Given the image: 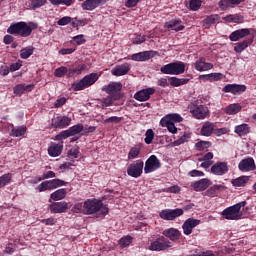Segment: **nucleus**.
<instances>
[{"label": "nucleus", "instance_id": "1", "mask_svg": "<svg viewBox=\"0 0 256 256\" xmlns=\"http://www.w3.org/2000/svg\"><path fill=\"white\" fill-rule=\"evenodd\" d=\"M95 213H101V215H107L109 208L103 205V202L97 199H87L84 201V215H93Z\"/></svg>", "mask_w": 256, "mask_h": 256}, {"label": "nucleus", "instance_id": "2", "mask_svg": "<svg viewBox=\"0 0 256 256\" xmlns=\"http://www.w3.org/2000/svg\"><path fill=\"white\" fill-rule=\"evenodd\" d=\"M247 205L246 201L239 202L233 206H230L222 211V216L224 219H228L229 221H238L243 217V211H241L242 207Z\"/></svg>", "mask_w": 256, "mask_h": 256}, {"label": "nucleus", "instance_id": "3", "mask_svg": "<svg viewBox=\"0 0 256 256\" xmlns=\"http://www.w3.org/2000/svg\"><path fill=\"white\" fill-rule=\"evenodd\" d=\"M164 75H181L185 73V63L181 61L166 64L160 68Z\"/></svg>", "mask_w": 256, "mask_h": 256}, {"label": "nucleus", "instance_id": "4", "mask_svg": "<svg viewBox=\"0 0 256 256\" xmlns=\"http://www.w3.org/2000/svg\"><path fill=\"white\" fill-rule=\"evenodd\" d=\"M32 32L33 29L25 22H18L7 29V33H10V35H20V37H29Z\"/></svg>", "mask_w": 256, "mask_h": 256}, {"label": "nucleus", "instance_id": "5", "mask_svg": "<svg viewBox=\"0 0 256 256\" xmlns=\"http://www.w3.org/2000/svg\"><path fill=\"white\" fill-rule=\"evenodd\" d=\"M99 79V75L97 73H91L86 75L83 80H80L77 83L72 85L74 91H83V89H87V87H91V85H95Z\"/></svg>", "mask_w": 256, "mask_h": 256}, {"label": "nucleus", "instance_id": "6", "mask_svg": "<svg viewBox=\"0 0 256 256\" xmlns=\"http://www.w3.org/2000/svg\"><path fill=\"white\" fill-rule=\"evenodd\" d=\"M171 247H173V243L169 241V239H167L165 236H160L150 244L149 250L167 251V249H171Z\"/></svg>", "mask_w": 256, "mask_h": 256}, {"label": "nucleus", "instance_id": "7", "mask_svg": "<svg viewBox=\"0 0 256 256\" xmlns=\"http://www.w3.org/2000/svg\"><path fill=\"white\" fill-rule=\"evenodd\" d=\"M143 167V160H137L136 162L129 165L127 173L130 177H134L135 179H137L140 175L143 174Z\"/></svg>", "mask_w": 256, "mask_h": 256}, {"label": "nucleus", "instance_id": "8", "mask_svg": "<svg viewBox=\"0 0 256 256\" xmlns=\"http://www.w3.org/2000/svg\"><path fill=\"white\" fill-rule=\"evenodd\" d=\"M71 125V118L67 116H59L52 118L51 126L54 129H65Z\"/></svg>", "mask_w": 256, "mask_h": 256}, {"label": "nucleus", "instance_id": "9", "mask_svg": "<svg viewBox=\"0 0 256 256\" xmlns=\"http://www.w3.org/2000/svg\"><path fill=\"white\" fill-rule=\"evenodd\" d=\"M161 167V161L157 159V156L151 155L145 162L144 173H153Z\"/></svg>", "mask_w": 256, "mask_h": 256}, {"label": "nucleus", "instance_id": "10", "mask_svg": "<svg viewBox=\"0 0 256 256\" xmlns=\"http://www.w3.org/2000/svg\"><path fill=\"white\" fill-rule=\"evenodd\" d=\"M183 215V209L177 208L174 210H162L160 212V218L164 219V221H174V219H177V217H181Z\"/></svg>", "mask_w": 256, "mask_h": 256}, {"label": "nucleus", "instance_id": "11", "mask_svg": "<svg viewBox=\"0 0 256 256\" xmlns=\"http://www.w3.org/2000/svg\"><path fill=\"white\" fill-rule=\"evenodd\" d=\"M200 224L201 220L195 218H188L182 225L184 235H191V233H193V229H195V227Z\"/></svg>", "mask_w": 256, "mask_h": 256}, {"label": "nucleus", "instance_id": "12", "mask_svg": "<svg viewBox=\"0 0 256 256\" xmlns=\"http://www.w3.org/2000/svg\"><path fill=\"white\" fill-rule=\"evenodd\" d=\"M190 113H192L195 119H205L209 115V108L205 105H198L191 109Z\"/></svg>", "mask_w": 256, "mask_h": 256}, {"label": "nucleus", "instance_id": "13", "mask_svg": "<svg viewBox=\"0 0 256 256\" xmlns=\"http://www.w3.org/2000/svg\"><path fill=\"white\" fill-rule=\"evenodd\" d=\"M222 91L224 93H232V95H237L239 93H245V91H247V86L241 84H227Z\"/></svg>", "mask_w": 256, "mask_h": 256}, {"label": "nucleus", "instance_id": "14", "mask_svg": "<svg viewBox=\"0 0 256 256\" xmlns=\"http://www.w3.org/2000/svg\"><path fill=\"white\" fill-rule=\"evenodd\" d=\"M105 3H107V0H86L81 4V7L84 11H93L101 5H105Z\"/></svg>", "mask_w": 256, "mask_h": 256}, {"label": "nucleus", "instance_id": "15", "mask_svg": "<svg viewBox=\"0 0 256 256\" xmlns=\"http://www.w3.org/2000/svg\"><path fill=\"white\" fill-rule=\"evenodd\" d=\"M153 93H155V89L153 88L142 89L134 94V99L136 101H149Z\"/></svg>", "mask_w": 256, "mask_h": 256}, {"label": "nucleus", "instance_id": "16", "mask_svg": "<svg viewBox=\"0 0 256 256\" xmlns=\"http://www.w3.org/2000/svg\"><path fill=\"white\" fill-rule=\"evenodd\" d=\"M238 167H239V170L243 172L255 171L256 169L255 160H253V158L243 159L238 164Z\"/></svg>", "mask_w": 256, "mask_h": 256}, {"label": "nucleus", "instance_id": "17", "mask_svg": "<svg viewBox=\"0 0 256 256\" xmlns=\"http://www.w3.org/2000/svg\"><path fill=\"white\" fill-rule=\"evenodd\" d=\"M229 171V166L227 162H217L211 167V173L213 175H225Z\"/></svg>", "mask_w": 256, "mask_h": 256}, {"label": "nucleus", "instance_id": "18", "mask_svg": "<svg viewBox=\"0 0 256 256\" xmlns=\"http://www.w3.org/2000/svg\"><path fill=\"white\" fill-rule=\"evenodd\" d=\"M157 55L155 51H144L133 54L131 56L132 61H149V59H153V56Z\"/></svg>", "mask_w": 256, "mask_h": 256}, {"label": "nucleus", "instance_id": "19", "mask_svg": "<svg viewBox=\"0 0 256 256\" xmlns=\"http://www.w3.org/2000/svg\"><path fill=\"white\" fill-rule=\"evenodd\" d=\"M247 35H251V30L249 28H242L232 32L229 39L230 41H239V39H243L247 37Z\"/></svg>", "mask_w": 256, "mask_h": 256}, {"label": "nucleus", "instance_id": "20", "mask_svg": "<svg viewBox=\"0 0 256 256\" xmlns=\"http://www.w3.org/2000/svg\"><path fill=\"white\" fill-rule=\"evenodd\" d=\"M130 70H131V65L129 63H124L112 69L111 73L115 77H121L123 75H127V73H129Z\"/></svg>", "mask_w": 256, "mask_h": 256}, {"label": "nucleus", "instance_id": "21", "mask_svg": "<svg viewBox=\"0 0 256 256\" xmlns=\"http://www.w3.org/2000/svg\"><path fill=\"white\" fill-rule=\"evenodd\" d=\"M121 89H123V84H121L120 82H112L102 87V91L108 93V95H111V93H119Z\"/></svg>", "mask_w": 256, "mask_h": 256}, {"label": "nucleus", "instance_id": "22", "mask_svg": "<svg viewBox=\"0 0 256 256\" xmlns=\"http://www.w3.org/2000/svg\"><path fill=\"white\" fill-rule=\"evenodd\" d=\"M63 153V142L57 144V143H51L48 147V154L50 157H59Z\"/></svg>", "mask_w": 256, "mask_h": 256}, {"label": "nucleus", "instance_id": "23", "mask_svg": "<svg viewBox=\"0 0 256 256\" xmlns=\"http://www.w3.org/2000/svg\"><path fill=\"white\" fill-rule=\"evenodd\" d=\"M200 81H210L213 83L215 81H221V79H225V75L223 73H210L199 76Z\"/></svg>", "mask_w": 256, "mask_h": 256}, {"label": "nucleus", "instance_id": "24", "mask_svg": "<svg viewBox=\"0 0 256 256\" xmlns=\"http://www.w3.org/2000/svg\"><path fill=\"white\" fill-rule=\"evenodd\" d=\"M211 185V181L207 178H203L199 181H196L191 184V187L194 189V191H205L207 187Z\"/></svg>", "mask_w": 256, "mask_h": 256}, {"label": "nucleus", "instance_id": "25", "mask_svg": "<svg viewBox=\"0 0 256 256\" xmlns=\"http://www.w3.org/2000/svg\"><path fill=\"white\" fill-rule=\"evenodd\" d=\"M162 234L164 237L170 239V241H178V239H181V232L175 228L166 229Z\"/></svg>", "mask_w": 256, "mask_h": 256}, {"label": "nucleus", "instance_id": "26", "mask_svg": "<svg viewBox=\"0 0 256 256\" xmlns=\"http://www.w3.org/2000/svg\"><path fill=\"white\" fill-rule=\"evenodd\" d=\"M234 133L238 135V137H245L246 135H249L251 133V127L249 124H240L235 126Z\"/></svg>", "mask_w": 256, "mask_h": 256}, {"label": "nucleus", "instance_id": "27", "mask_svg": "<svg viewBox=\"0 0 256 256\" xmlns=\"http://www.w3.org/2000/svg\"><path fill=\"white\" fill-rule=\"evenodd\" d=\"M213 131H215V124L213 122H205L202 125L200 133L203 137H211V135H213Z\"/></svg>", "mask_w": 256, "mask_h": 256}, {"label": "nucleus", "instance_id": "28", "mask_svg": "<svg viewBox=\"0 0 256 256\" xmlns=\"http://www.w3.org/2000/svg\"><path fill=\"white\" fill-rule=\"evenodd\" d=\"M69 204L67 202H56L50 205L51 213H65Z\"/></svg>", "mask_w": 256, "mask_h": 256}, {"label": "nucleus", "instance_id": "29", "mask_svg": "<svg viewBox=\"0 0 256 256\" xmlns=\"http://www.w3.org/2000/svg\"><path fill=\"white\" fill-rule=\"evenodd\" d=\"M195 69L196 71H209L213 69V64L205 62L203 58H200L198 61L195 62Z\"/></svg>", "mask_w": 256, "mask_h": 256}, {"label": "nucleus", "instance_id": "30", "mask_svg": "<svg viewBox=\"0 0 256 256\" xmlns=\"http://www.w3.org/2000/svg\"><path fill=\"white\" fill-rule=\"evenodd\" d=\"M223 189H225V186L221 184L214 185L206 190L203 195H205L206 197H217V195H219V191H223Z\"/></svg>", "mask_w": 256, "mask_h": 256}, {"label": "nucleus", "instance_id": "31", "mask_svg": "<svg viewBox=\"0 0 256 256\" xmlns=\"http://www.w3.org/2000/svg\"><path fill=\"white\" fill-rule=\"evenodd\" d=\"M160 121H162V123H181V121H183V117H181V115L179 114H168L166 116H164Z\"/></svg>", "mask_w": 256, "mask_h": 256}, {"label": "nucleus", "instance_id": "32", "mask_svg": "<svg viewBox=\"0 0 256 256\" xmlns=\"http://www.w3.org/2000/svg\"><path fill=\"white\" fill-rule=\"evenodd\" d=\"M87 69V64H80L75 68L68 69V77H77Z\"/></svg>", "mask_w": 256, "mask_h": 256}, {"label": "nucleus", "instance_id": "33", "mask_svg": "<svg viewBox=\"0 0 256 256\" xmlns=\"http://www.w3.org/2000/svg\"><path fill=\"white\" fill-rule=\"evenodd\" d=\"M166 29H172V31H183L185 26L181 25V20H172L165 24Z\"/></svg>", "mask_w": 256, "mask_h": 256}, {"label": "nucleus", "instance_id": "34", "mask_svg": "<svg viewBox=\"0 0 256 256\" xmlns=\"http://www.w3.org/2000/svg\"><path fill=\"white\" fill-rule=\"evenodd\" d=\"M33 84L24 85V84H18L14 87L13 91L15 95H23L25 91H33Z\"/></svg>", "mask_w": 256, "mask_h": 256}, {"label": "nucleus", "instance_id": "35", "mask_svg": "<svg viewBox=\"0 0 256 256\" xmlns=\"http://www.w3.org/2000/svg\"><path fill=\"white\" fill-rule=\"evenodd\" d=\"M251 43H253V38L237 43L234 47V51L236 53H243V51H245V49H247Z\"/></svg>", "mask_w": 256, "mask_h": 256}, {"label": "nucleus", "instance_id": "36", "mask_svg": "<svg viewBox=\"0 0 256 256\" xmlns=\"http://www.w3.org/2000/svg\"><path fill=\"white\" fill-rule=\"evenodd\" d=\"M66 196H67V190L64 188H61L54 191L50 195V199H52L53 201H61L62 199H65Z\"/></svg>", "mask_w": 256, "mask_h": 256}, {"label": "nucleus", "instance_id": "37", "mask_svg": "<svg viewBox=\"0 0 256 256\" xmlns=\"http://www.w3.org/2000/svg\"><path fill=\"white\" fill-rule=\"evenodd\" d=\"M168 81L172 87H181V85H187L189 83V79L177 77H169Z\"/></svg>", "mask_w": 256, "mask_h": 256}, {"label": "nucleus", "instance_id": "38", "mask_svg": "<svg viewBox=\"0 0 256 256\" xmlns=\"http://www.w3.org/2000/svg\"><path fill=\"white\" fill-rule=\"evenodd\" d=\"M233 187H245L249 183V176H240L231 181Z\"/></svg>", "mask_w": 256, "mask_h": 256}, {"label": "nucleus", "instance_id": "39", "mask_svg": "<svg viewBox=\"0 0 256 256\" xmlns=\"http://www.w3.org/2000/svg\"><path fill=\"white\" fill-rule=\"evenodd\" d=\"M242 107L239 103L230 104L225 108V113L227 115H237L241 111Z\"/></svg>", "mask_w": 256, "mask_h": 256}, {"label": "nucleus", "instance_id": "40", "mask_svg": "<svg viewBox=\"0 0 256 256\" xmlns=\"http://www.w3.org/2000/svg\"><path fill=\"white\" fill-rule=\"evenodd\" d=\"M27 133V127L25 126H20V127H14L12 126L10 136L11 137H23V135Z\"/></svg>", "mask_w": 256, "mask_h": 256}, {"label": "nucleus", "instance_id": "41", "mask_svg": "<svg viewBox=\"0 0 256 256\" xmlns=\"http://www.w3.org/2000/svg\"><path fill=\"white\" fill-rule=\"evenodd\" d=\"M219 21V15L217 14H212L210 16H207L206 19H204V27L209 29L211 25H215Z\"/></svg>", "mask_w": 256, "mask_h": 256}, {"label": "nucleus", "instance_id": "42", "mask_svg": "<svg viewBox=\"0 0 256 256\" xmlns=\"http://www.w3.org/2000/svg\"><path fill=\"white\" fill-rule=\"evenodd\" d=\"M34 51H35V48L33 46H29V47L23 48L20 51L21 59H29L31 57V55H33Z\"/></svg>", "mask_w": 256, "mask_h": 256}, {"label": "nucleus", "instance_id": "43", "mask_svg": "<svg viewBox=\"0 0 256 256\" xmlns=\"http://www.w3.org/2000/svg\"><path fill=\"white\" fill-rule=\"evenodd\" d=\"M49 183H50V190L57 189V187H63V185H67V182L61 179L49 180Z\"/></svg>", "mask_w": 256, "mask_h": 256}, {"label": "nucleus", "instance_id": "44", "mask_svg": "<svg viewBox=\"0 0 256 256\" xmlns=\"http://www.w3.org/2000/svg\"><path fill=\"white\" fill-rule=\"evenodd\" d=\"M153 139H155V132H153V129H148L145 133V143L146 145H151L153 143Z\"/></svg>", "mask_w": 256, "mask_h": 256}, {"label": "nucleus", "instance_id": "45", "mask_svg": "<svg viewBox=\"0 0 256 256\" xmlns=\"http://www.w3.org/2000/svg\"><path fill=\"white\" fill-rule=\"evenodd\" d=\"M68 131H70L71 137H73L75 135H79V133H81V131H83V124H76V125L68 128Z\"/></svg>", "mask_w": 256, "mask_h": 256}, {"label": "nucleus", "instance_id": "46", "mask_svg": "<svg viewBox=\"0 0 256 256\" xmlns=\"http://www.w3.org/2000/svg\"><path fill=\"white\" fill-rule=\"evenodd\" d=\"M141 153V148L139 146L132 147L128 153V159H137Z\"/></svg>", "mask_w": 256, "mask_h": 256}, {"label": "nucleus", "instance_id": "47", "mask_svg": "<svg viewBox=\"0 0 256 256\" xmlns=\"http://www.w3.org/2000/svg\"><path fill=\"white\" fill-rule=\"evenodd\" d=\"M71 211L72 213H83V215H85V202L84 203L78 202L74 204Z\"/></svg>", "mask_w": 256, "mask_h": 256}, {"label": "nucleus", "instance_id": "48", "mask_svg": "<svg viewBox=\"0 0 256 256\" xmlns=\"http://www.w3.org/2000/svg\"><path fill=\"white\" fill-rule=\"evenodd\" d=\"M51 5H66V7H71L75 0H49Z\"/></svg>", "mask_w": 256, "mask_h": 256}, {"label": "nucleus", "instance_id": "49", "mask_svg": "<svg viewBox=\"0 0 256 256\" xmlns=\"http://www.w3.org/2000/svg\"><path fill=\"white\" fill-rule=\"evenodd\" d=\"M189 139H191V135L190 134H184L178 140H175L173 142V147H179V145H183V143H187V141H189Z\"/></svg>", "mask_w": 256, "mask_h": 256}, {"label": "nucleus", "instance_id": "50", "mask_svg": "<svg viewBox=\"0 0 256 256\" xmlns=\"http://www.w3.org/2000/svg\"><path fill=\"white\" fill-rule=\"evenodd\" d=\"M54 75L55 77H64L65 75L69 77V69H67V67L62 66L55 70Z\"/></svg>", "mask_w": 256, "mask_h": 256}, {"label": "nucleus", "instance_id": "51", "mask_svg": "<svg viewBox=\"0 0 256 256\" xmlns=\"http://www.w3.org/2000/svg\"><path fill=\"white\" fill-rule=\"evenodd\" d=\"M133 243V238L131 236H124L119 240L120 247H129Z\"/></svg>", "mask_w": 256, "mask_h": 256}, {"label": "nucleus", "instance_id": "52", "mask_svg": "<svg viewBox=\"0 0 256 256\" xmlns=\"http://www.w3.org/2000/svg\"><path fill=\"white\" fill-rule=\"evenodd\" d=\"M161 127H167L169 133H177V127H175V124L169 123V122H163L160 120Z\"/></svg>", "mask_w": 256, "mask_h": 256}, {"label": "nucleus", "instance_id": "53", "mask_svg": "<svg viewBox=\"0 0 256 256\" xmlns=\"http://www.w3.org/2000/svg\"><path fill=\"white\" fill-rule=\"evenodd\" d=\"M195 147L198 151H203V150L209 149V147H211V142H209V141H200V142L196 143Z\"/></svg>", "mask_w": 256, "mask_h": 256}, {"label": "nucleus", "instance_id": "54", "mask_svg": "<svg viewBox=\"0 0 256 256\" xmlns=\"http://www.w3.org/2000/svg\"><path fill=\"white\" fill-rule=\"evenodd\" d=\"M11 174H4L3 176L0 177V189L5 187L8 183L11 182Z\"/></svg>", "mask_w": 256, "mask_h": 256}, {"label": "nucleus", "instance_id": "55", "mask_svg": "<svg viewBox=\"0 0 256 256\" xmlns=\"http://www.w3.org/2000/svg\"><path fill=\"white\" fill-rule=\"evenodd\" d=\"M47 3V0H31L30 7L31 9H39L40 7H43Z\"/></svg>", "mask_w": 256, "mask_h": 256}, {"label": "nucleus", "instance_id": "56", "mask_svg": "<svg viewBox=\"0 0 256 256\" xmlns=\"http://www.w3.org/2000/svg\"><path fill=\"white\" fill-rule=\"evenodd\" d=\"M37 189L40 193H43V191H51V186L49 181L42 182L41 184L38 185Z\"/></svg>", "mask_w": 256, "mask_h": 256}, {"label": "nucleus", "instance_id": "57", "mask_svg": "<svg viewBox=\"0 0 256 256\" xmlns=\"http://www.w3.org/2000/svg\"><path fill=\"white\" fill-rule=\"evenodd\" d=\"M73 21V18L69 17V16H65L60 18L57 21V25H60L61 27H65V25H69V23H71Z\"/></svg>", "mask_w": 256, "mask_h": 256}, {"label": "nucleus", "instance_id": "58", "mask_svg": "<svg viewBox=\"0 0 256 256\" xmlns=\"http://www.w3.org/2000/svg\"><path fill=\"white\" fill-rule=\"evenodd\" d=\"M113 101V96H108L101 99V105L102 107H111V105H113Z\"/></svg>", "mask_w": 256, "mask_h": 256}, {"label": "nucleus", "instance_id": "59", "mask_svg": "<svg viewBox=\"0 0 256 256\" xmlns=\"http://www.w3.org/2000/svg\"><path fill=\"white\" fill-rule=\"evenodd\" d=\"M68 137H71V132L69 131V129L60 132V133L56 136V139H57L58 141H63V139H67Z\"/></svg>", "mask_w": 256, "mask_h": 256}, {"label": "nucleus", "instance_id": "60", "mask_svg": "<svg viewBox=\"0 0 256 256\" xmlns=\"http://www.w3.org/2000/svg\"><path fill=\"white\" fill-rule=\"evenodd\" d=\"M189 5L191 11H198V9L201 7V0H191Z\"/></svg>", "mask_w": 256, "mask_h": 256}, {"label": "nucleus", "instance_id": "61", "mask_svg": "<svg viewBox=\"0 0 256 256\" xmlns=\"http://www.w3.org/2000/svg\"><path fill=\"white\" fill-rule=\"evenodd\" d=\"M164 191H165V193H180L181 187H179V185H174V186L164 189Z\"/></svg>", "mask_w": 256, "mask_h": 256}, {"label": "nucleus", "instance_id": "62", "mask_svg": "<svg viewBox=\"0 0 256 256\" xmlns=\"http://www.w3.org/2000/svg\"><path fill=\"white\" fill-rule=\"evenodd\" d=\"M70 159H77L79 157V148H72L68 152Z\"/></svg>", "mask_w": 256, "mask_h": 256}, {"label": "nucleus", "instance_id": "63", "mask_svg": "<svg viewBox=\"0 0 256 256\" xmlns=\"http://www.w3.org/2000/svg\"><path fill=\"white\" fill-rule=\"evenodd\" d=\"M66 103H67V98L61 97L56 100V102L54 103V107L56 109H59V107H63V105H65Z\"/></svg>", "mask_w": 256, "mask_h": 256}, {"label": "nucleus", "instance_id": "64", "mask_svg": "<svg viewBox=\"0 0 256 256\" xmlns=\"http://www.w3.org/2000/svg\"><path fill=\"white\" fill-rule=\"evenodd\" d=\"M73 41L76 45H83V43H85V39L83 38V35L74 36Z\"/></svg>", "mask_w": 256, "mask_h": 256}]
</instances>
